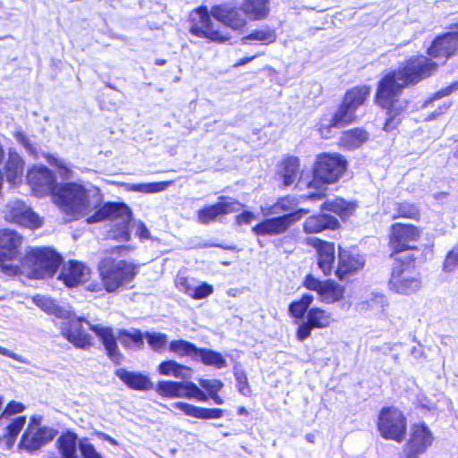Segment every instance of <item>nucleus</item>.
Segmentation results:
<instances>
[{"mask_svg":"<svg viewBox=\"0 0 458 458\" xmlns=\"http://www.w3.org/2000/svg\"><path fill=\"white\" fill-rule=\"evenodd\" d=\"M344 117V116H333L327 123H322L319 127L320 135L326 139L330 138L335 133V130L345 125Z\"/></svg>","mask_w":458,"mask_h":458,"instance_id":"09e8293b","label":"nucleus"},{"mask_svg":"<svg viewBox=\"0 0 458 458\" xmlns=\"http://www.w3.org/2000/svg\"><path fill=\"white\" fill-rule=\"evenodd\" d=\"M136 233L141 240H146L150 237L149 230L147 228L145 224L142 222L138 223Z\"/></svg>","mask_w":458,"mask_h":458,"instance_id":"e2e57ef3","label":"nucleus"},{"mask_svg":"<svg viewBox=\"0 0 458 458\" xmlns=\"http://www.w3.org/2000/svg\"><path fill=\"white\" fill-rule=\"evenodd\" d=\"M387 213L392 219L411 218L418 219L420 216L419 208L407 201H394L389 207Z\"/></svg>","mask_w":458,"mask_h":458,"instance_id":"2f4dec72","label":"nucleus"},{"mask_svg":"<svg viewBox=\"0 0 458 458\" xmlns=\"http://www.w3.org/2000/svg\"><path fill=\"white\" fill-rule=\"evenodd\" d=\"M458 267V243L448 252L443 265L445 272H453Z\"/></svg>","mask_w":458,"mask_h":458,"instance_id":"5fc2aeb1","label":"nucleus"},{"mask_svg":"<svg viewBox=\"0 0 458 458\" xmlns=\"http://www.w3.org/2000/svg\"><path fill=\"white\" fill-rule=\"evenodd\" d=\"M254 219V214L250 211H244L236 216V222L238 225L250 224Z\"/></svg>","mask_w":458,"mask_h":458,"instance_id":"052dcab7","label":"nucleus"},{"mask_svg":"<svg viewBox=\"0 0 458 458\" xmlns=\"http://www.w3.org/2000/svg\"><path fill=\"white\" fill-rule=\"evenodd\" d=\"M365 260L362 256L352 254L346 250L339 251V262L335 270V275L340 280H344L347 276L361 269Z\"/></svg>","mask_w":458,"mask_h":458,"instance_id":"b1692460","label":"nucleus"},{"mask_svg":"<svg viewBox=\"0 0 458 458\" xmlns=\"http://www.w3.org/2000/svg\"><path fill=\"white\" fill-rule=\"evenodd\" d=\"M21 236L13 230H0V269L8 276L19 274Z\"/></svg>","mask_w":458,"mask_h":458,"instance_id":"6e6552de","label":"nucleus"},{"mask_svg":"<svg viewBox=\"0 0 458 458\" xmlns=\"http://www.w3.org/2000/svg\"><path fill=\"white\" fill-rule=\"evenodd\" d=\"M156 391L158 394L169 398H188L199 402H207L208 396L191 381H159Z\"/></svg>","mask_w":458,"mask_h":458,"instance_id":"ddd939ff","label":"nucleus"},{"mask_svg":"<svg viewBox=\"0 0 458 458\" xmlns=\"http://www.w3.org/2000/svg\"><path fill=\"white\" fill-rule=\"evenodd\" d=\"M250 40L261 41L265 44H271L276 40V34L274 30L263 29L255 30L242 38L243 44H248Z\"/></svg>","mask_w":458,"mask_h":458,"instance_id":"a18cd8bd","label":"nucleus"},{"mask_svg":"<svg viewBox=\"0 0 458 458\" xmlns=\"http://www.w3.org/2000/svg\"><path fill=\"white\" fill-rule=\"evenodd\" d=\"M0 354L2 355H4V356H7L9 358H12L19 362H21V363H27V360L21 355L15 353V352H13L9 350H7L6 348H4L2 346H0Z\"/></svg>","mask_w":458,"mask_h":458,"instance_id":"680f3d73","label":"nucleus"},{"mask_svg":"<svg viewBox=\"0 0 458 458\" xmlns=\"http://www.w3.org/2000/svg\"><path fill=\"white\" fill-rule=\"evenodd\" d=\"M307 318L309 322L317 328L327 327L331 323V314L318 308L310 309Z\"/></svg>","mask_w":458,"mask_h":458,"instance_id":"c03bdc74","label":"nucleus"},{"mask_svg":"<svg viewBox=\"0 0 458 458\" xmlns=\"http://www.w3.org/2000/svg\"><path fill=\"white\" fill-rule=\"evenodd\" d=\"M27 180L38 196L51 194L58 188L54 174L45 166H35L28 172Z\"/></svg>","mask_w":458,"mask_h":458,"instance_id":"6ab92c4d","label":"nucleus"},{"mask_svg":"<svg viewBox=\"0 0 458 458\" xmlns=\"http://www.w3.org/2000/svg\"><path fill=\"white\" fill-rule=\"evenodd\" d=\"M345 289L343 285L332 281H324V286L319 293L321 301L331 304L344 298Z\"/></svg>","mask_w":458,"mask_h":458,"instance_id":"473e14b6","label":"nucleus"},{"mask_svg":"<svg viewBox=\"0 0 458 458\" xmlns=\"http://www.w3.org/2000/svg\"><path fill=\"white\" fill-rule=\"evenodd\" d=\"M346 170V160L339 154L324 153L317 157L310 188H320L324 184L334 183Z\"/></svg>","mask_w":458,"mask_h":458,"instance_id":"0eeeda50","label":"nucleus"},{"mask_svg":"<svg viewBox=\"0 0 458 458\" xmlns=\"http://www.w3.org/2000/svg\"><path fill=\"white\" fill-rule=\"evenodd\" d=\"M338 225L335 217L323 214L308 217L304 222L303 230L307 233H317L326 229H335Z\"/></svg>","mask_w":458,"mask_h":458,"instance_id":"bb28decb","label":"nucleus"},{"mask_svg":"<svg viewBox=\"0 0 458 458\" xmlns=\"http://www.w3.org/2000/svg\"><path fill=\"white\" fill-rule=\"evenodd\" d=\"M377 428L386 439L401 442L406 432V420L395 408H383L378 416Z\"/></svg>","mask_w":458,"mask_h":458,"instance_id":"f8f14e48","label":"nucleus"},{"mask_svg":"<svg viewBox=\"0 0 458 458\" xmlns=\"http://www.w3.org/2000/svg\"><path fill=\"white\" fill-rule=\"evenodd\" d=\"M399 123L400 120L398 119V116H389L385 123L384 130L386 131H391L395 129Z\"/></svg>","mask_w":458,"mask_h":458,"instance_id":"0e129e2a","label":"nucleus"},{"mask_svg":"<svg viewBox=\"0 0 458 458\" xmlns=\"http://www.w3.org/2000/svg\"><path fill=\"white\" fill-rule=\"evenodd\" d=\"M146 338L148 344L155 351L162 350L167 343L166 335L162 333H147Z\"/></svg>","mask_w":458,"mask_h":458,"instance_id":"603ef678","label":"nucleus"},{"mask_svg":"<svg viewBox=\"0 0 458 458\" xmlns=\"http://www.w3.org/2000/svg\"><path fill=\"white\" fill-rule=\"evenodd\" d=\"M182 292L193 299H203L213 293V286L206 283L198 286L187 285L186 287L182 288Z\"/></svg>","mask_w":458,"mask_h":458,"instance_id":"de8ad7c7","label":"nucleus"},{"mask_svg":"<svg viewBox=\"0 0 458 458\" xmlns=\"http://www.w3.org/2000/svg\"><path fill=\"white\" fill-rule=\"evenodd\" d=\"M47 161L50 165H55L58 167H64V164L62 161H59L57 158H55V157H52V156H48L47 157Z\"/></svg>","mask_w":458,"mask_h":458,"instance_id":"774afa93","label":"nucleus"},{"mask_svg":"<svg viewBox=\"0 0 458 458\" xmlns=\"http://www.w3.org/2000/svg\"><path fill=\"white\" fill-rule=\"evenodd\" d=\"M96 435L98 436V438L107 441L113 445H118V442L114 438H113L112 437L104 432L97 431Z\"/></svg>","mask_w":458,"mask_h":458,"instance_id":"69168bd1","label":"nucleus"},{"mask_svg":"<svg viewBox=\"0 0 458 458\" xmlns=\"http://www.w3.org/2000/svg\"><path fill=\"white\" fill-rule=\"evenodd\" d=\"M433 441V433L425 423L414 424L398 458H419L432 445Z\"/></svg>","mask_w":458,"mask_h":458,"instance_id":"9b49d317","label":"nucleus"},{"mask_svg":"<svg viewBox=\"0 0 458 458\" xmlns=\"http://www.w3.org/2000/svg\"><path fill=\"white\" fill-rule=\"evenodd\" d=\"M199 348L193 344L185 340L172 341L169 344V351L178 356H191L196 359Z\"/></svg>","mask_w":458,"mask_h":458,"instance_id":"37998d69","label":"nucleus"},{"mask_svg":"<svg viewBox=\"0 0 458 458\" xmlns=\"http://www.w3.org/2000/svg\"><path fill=\"white\" fill-rule=\"evenodd\" d=\"M309 210L301 208L295 212H292L284 216L274 218L266 219L256 225L252 231L257 235H274L284 233L294 222L300 220Z\"/></svg>","mask_w":458,"mask_h":458,"instance_id":"dca6fc26","label":"nucleus"},{"mask_svg":"<svg viewBox=\"0 0 458 458\" xmlns=\"http://www.w3.org/2000/svg\"><path fill=\"white\" fill-rule=\"evenodd\" d=\"M78 447L83 458H103L87 438L81 439L78 443Z\"/></svg>","mask_w":458,"mask_h":458,"instance_id":"3c124183","label":"nucleus"},{"mask_svg":"<svg viewBox=\"0 0 458 458\" xmlns=\"http://www.w3.org/2000/svg\"><path fill=\"white\" fill-rule=\"evenodd\" d=\"M356 207L355 202L346 201L342 198H334L325 201L322 208L333 212L344 219L354 213Z\"/></svg>","mask_w":458,"mask_h":458,"instance_id":"7c9ffc66","label":"nucleus"},{"mask_svg":"<svg viewBox=\"0 0 458 458\" xmlns=\"http://www.w3.org/2000/svg\"><path fill=\"white\" fill-rule=\"evenodd\" d=\"M313 327H314L309 322V320L301 324L297 331L298 339L300 341L307 339L310 335L311 329Z\"/></svg>","mask_w":458,"mask_h":458,"instance_id":"13d9d810","label":"nucleus"},{"mask_svg":"<svg viewBox=\"0 0 458 458\" xmlns=\"http://www.w3.org/2000/svg\"><path fill=\"white\" fill-rule=\"evenodd\" d=\"M90 269L78 261H70L64 266L59 278L64 281L65 285L73 287L79 284H87L89 277Z\"/></svg>","mask_w":458,"mask_h":458,"instance_id":"5701e85b","label":"nucleus"},{"mask_svg":"<svg viewBox=\"0 0 458 458\" xmlns=\"http://www.w3.org/2000/svg\"><path fill=\"white\" fill-rule=\"evenodd\" d=\"M387 306L386 296L379 293H370L356 304V309L360 312L373 311L376 314H381Z\"/></svg>","mask_w":458,"mask_h":458,"instance_id":"cd10ccee","label":"nucleus"},{"mask_svg":"<svg viewBox=\"0 0 458 458\" xmlns=\"http://www.w3.org/2000/svg\"><path fill=\"white\" fill-rule=\"evenodd\" d=\"M437 66V63L422 55L410 58L403 68L389 72L379 81L376 103L384 109L391 110L403 88L430 76Z\"/></svg>","mask_w":458,"mask_h":458,"instance_id":"f03ea898","label":"nucleus"},{"mask_svg":"<svg viewBox=\"0 0 458 458\" xmlns=\"http://www.w3.org/2000/svg\"><path fill=\"white\" fill-rule=\"evenodd\" d=\"M199 386L208 392V394L205 393L208 399L211 398L216 404L224 403V400L218 395V392L224 386L222 381L218 379H199Z\"/></svg>","mask_w":458,"mask_h":458,"instance_id":"a19ab883","label":"nucleus"},{"mask_svg":"<svg viewBox=\"0 0 458 458\" xmlns=\"http://www.w3.org/2000/svg\"><path fill=\"white\" fill-rule=\"evenodd\" d=\"M390 289L401 294H411L421 287L420 274L409 263L397 262L393 267Z\"/></svg>","mask_w":458,"mask_h":458,"instance_id":"9d476101","label":"nucleus"},{"mask_svg":"<svg viewBox=\"0 0 458 458\" xmlns=\"http://www.w3.org/2000/svg\"><path fill=\"white\" fill-rule=\"evenodd\" d=\"M297 206L294 199L286 197L278 200L275 205L262 208V214L265 216L270 215H279L283 212H289L293 210Z\"/></svg>","mask_w":458,"mask_h":458,"instance_id":"79ce46f5","label":"nucleus"},{"mask_svg":"<svg viewBox=\"0 0 458 458\" xmlns=\"http://www.w3.org/2000/svg\"><path fill=\"white\" fill-rule=\"evenodd\" d=\"M299 174V160L297 157H290L283 164L281 176L284 184L288 186L293 184Z\"/></svg>","mask_w":458,"mask_h":458,"instance_id":"ea45409f","label":"nucleus"},{"mask_svg":"<svg viewBox=\"0 0 458 458\" xmlns=\"http://www.w3.org/2000/svg\"><path fill=\"white\" fill-rule=\"evenodd\" d=\"M313 301V296L310 294H304L301 300L293 301L289 306L290 314L296 318H300L307 311L308 308Z\"/></svg>","mask_w":458,"mask_h":458,"instance_id":"49530a36","label":"nucleus"},{"mask_svg":"<svg viewBox=\"0 0 458 458\" xmlns=\"http://www.w3.org/2000/svg\"><path fill=\"white\" fill-rule=\"evenodd\" d=\"M210 16L232 30H241L247 23L242 11L229 4L214 6L210 13H208L206 7H200L195 13V16L192 17L194 23L191 27V32L212 41L225 42L228 40L230 36L227 31L215 28Z\"/></svg>","mask_w":458,"mask_h":458,"instance_id":"20e7f679","label":"nucleus"},{"mask_svg":"<svg viewBox=\"0 0 458 458\" xmlns=\"http://www.w3.org/2000/svg\"><path fill=\"white\" fill-rule=\"evenodd\" d=\"M98 272L104 289L112 293L131 283L138 273V267L125 260L106 257L98 264Z\"/></svg>","mask_w":458,"mask_h":458,"instance_id":"423d86ee","label":"nucleus"},{"mask_svg":"<svg viewBox=\"0 0 458 458\" xmlns=\"http://www.w3.org/2000/svg\"><path fill=\"white\" fill-rule=\"evenodd\" d=\"M371 88L367 85L350 89L344 94L337 114H353L370 96Z\"/></svg>","mask_w":458,"mask_h":458,"instance_id":"aec40b11","label":"nucleus"},{"mask_svg":"<svg viewBox=\"0 0 458 458\" xmlns=\"http://www.w3.org/2000/svg\"><path fill=\"white\" fill-rule=\"evenodd\" d=\"M41 417L33 416L22 435L20 446L30 452L38 450L50 442L55 436V430L48 427H41Z\"/></svg>","mask_w":458,"mask_h":458,"instance_id":"4468645a","label":"nucleus"},{"mask_svg":"<svg viewBox=\"0 0 458 458\" xmlns=\"http://www.w3.org/2000/svg\"><path fill=\"white\" fill-rule=\"evenodd\" d=\"M234 377L237 381V387L239 392L245 396L250 395L251 390L249 386L248 378L245 372L242 369H236L234 371Z\"/></svg>","mask_w":458,"mask_h":458,"instance_id":"864d4df0","label":"nucleus"},{"mask_svg":"<svg viewBox=\"0 0 458 458\" xmlns=\"http://www.w3.org/2000/svg\"><path fill=\"white\" fill-rule=\"evenodd\" d=\"M243 10L252 20H263L269 13V0H245Z\"/></svg>","mask_w":458,"mask_h":458,"instance_id":"72a5a7b5","label":"nucleus"},{"mask_svg":"<svg viewBox=\"0 0 458 458\" xmlns=\"http://www.w3.org/2000/svg\"><path fill=\"white\" fill-rule=\"evenodd\" d=\"M173 406L182 411L185 415L200 420H212L223 417L224 411L219 408H204L185 402H176Z\"/></svg>","mask_w":458,"mask_h":458,"instance_id":"a878e982","label":"nucleus"},{"mask_svg":"<svg viewBox=\"0 0 458 458\" xmlns=\"http://www.w3.org/2000/svg\"><path fill=\"white\" fill-rule=\"evenodd\" d=\"M78 443L77 435L68 430L57 438L55 446L62 458H79L77 454Z\"/></svg>","mask_w":458,"mask_h":458,"instance_id":"c85d7f7f","label":"nucleus"},{"mask_svg":"<svg viewBox=\"0 0 458 458\" xmlns=\"http://www.w3.org/2000/svg\"><path fill=\"white\" fill-rule=\"evenodd\" d=\"M6 180L12 184L21 182L24 162L15 151H9L8 160L4 166Z\"/></svg>","mask_w":458,"mask_h":458,"instance_id":"c756f323","label":"nucleus"},{"mask_svg":"<svg viewBox=\"0 0 458 458\" xmlns=\"http://www.w3.org/2000/svg\"><path fill=\"white\" fill-rule=\"evenodd\" d=\"M309 244L317 250L318 266L325 276L331 275L335 260V246L333 242L322 241L318 238H310Z\"/></svg>","mask_w":458,"mask_h":458,"instance_id":"412c9836","label":"nucleus"},{"mask_svg":"<svg viewBox=\"0 0 458 458\" xmlns=\"http://www.w3.org/2000/svg\"><path fill=\"white\" fill-rule=\"evenodd\" d=\"M85 288L88 291L98 293V292L102 291L104 286H103V284H98V283H96V282H91V283H88L86 284Z\"/></svg>","mask_w":458,"mask_h":458,"instance_id":"338daca9","label":"nucleus"},{"mask_svg":"<svg viewBox=\"0 0 458 458\" xmlns=\"http://www.w3.org/2000/svg\"><path fill=\"white\" fill-rule=\"evenodd\" d=\"M171 184L172 182H155L143 183H125L123 187L127 191L152 194L165 191Z\"/></svg>","mask_w":458,"mask_h":458,"instance_id":"e433bc0d","label":"nucleus"},{"mask_svg":"<svg viewBox=\"0 0 458 458\" xmlns=\"http://www.w3.org/2000/svg\"><path fill=\"white\" fill-rule=\"evenodd\" d=\"M242 207V204L233 198L220 196L218 202L198 210L197 220L201 225H208L218 220L220 216L240 211Z\"/></svg>","mask_w":458,"mask_h":458,"instance_id":"2eb2a0df","label":"nucleus"},{"mask_svg":"<svg viewBox=\"0 0 458 458\" xmlns=\"http://www.w3.org/2000/svg\"><path fill=\"white\" fill-rule=\"evenodd\" d=\"M420 235L418 227L410 224L394 223L390 231V245L396 251L400 252L407 249H412L414 243Z\"/></svg>","mask_w":458,"mask_h":458,"instance_id":"a211bd4d","label":"nucleus"},{"mask_svg":"<svg viewBox=\"0 0 458 458\" xmlns=\"http://www.w3.org/2000/svg\"><path fill=\"white\" fill-rule=\"evenodd\" d=\"M14 137L18 142L22 144L24 148L28 150V152L33 156H37L36 149L30 143L29 140L26 138V136L21 132H16L14 134Z\"/></svg>","mask_w":458,"mask_h":458,"instance_id":"bf43d9fd","label":"nucleus"},{"mask_svg":"<svg viewBox=\"0 0 458 458\" xmlns=\"http://www.w3.org/2000/svg\"><path fill=\"white\" fill-rule=\"evenodd\" d=\"M34 303L39 307L42 310L48 314H52L56 318H66L69 315V310L59 307L55 301L44 295H36L33 298Z\"/></svg>","mask_w":458,"mask_h":458,"instance_id":"4c0bfd02","label":"nucleus"},{"mask_svg":"<svg viewBox=\"0 0 458 458\" xmlns=\"http://www.w3.org/2000/svg\"><path fill=\"white\" fill-rule=\"evenodd\" d=\"M64 320L59 325L60 332L74 347L82 350H89L92 346V336L85 332L82 323L88 325L89 328L102 342L108 357L114 362H119L121 353L119 352L116 337L114 335L112 327L100 324H94L83 317H77L69 311Z\"/></svg>","mask_w":458,"mask_h":458,"instance_id":"7ed1b4c3","label":"nucleus"},{"mask_svg":"<svg viewBox=\"0 0 458 458\" xmlns=\"http://www.w3.org/2000/svg\"><path fill=\"white\" fill-rule=\"evenodd\" d=\"M304 286L310 290L318 292L319 294L324 286V281L315 278L312 275H308L304 281Z\"/></svg>","mask_w":458,"mask_h":458,"instance_id":"4d7b16f0","label":"nucleus"},{"mask_svg":"<svg viewBox=\"0 0 458 458\" xmlns=\"http://www.w3.org/2000/svg\"><path fill=\"white\" fill-rule=\"evenodd\" d=\"M122 344H128V340H131L135 344H142L143 337L140 331H135L134 333H129L127 331H121L117 337Z\"/></svg>","mask_w":458,"mask_h":458,"instance_id":"6e6d98bb","label":"nucleus"},{"mask_svg":"<svg viewBox=\"0 0 458 458\" xmlns=\"http://www.w3.org/2000/svg\"><path fill=\"white\" fill-rule=\"evenodd\" d=\"M52 198L66 215L73 218L88 216L89 224L98 223L106 218H120L123 225L122 239L129 240L127 225L131 219V208L123 203H106L101 206L103 198L98 188L86 189L73 182L59 184L58 188L53 191Z\"/></svg>","mask_w":458,"mask_h":458,"instance_id":"f257e3e1","label":"nucleus"},{"mask_svg":"<svg viewBox=\"0 0 458 458\" xmlns=\"http://www.w3.org/2000/svg\"><path fill=\"white\" fill-rule=\"evenodd\" d=\"M61 264V257L49 248L31 249L20 262L19 273L31 278L53 276Z\"/></svg>","mask_w":458,"mask_h":458,"instance_id":"39448f33","label":"nucleus"},{"mask_svg":"<svg viewBox=\"0 0 458 458\" xmlns=\"http://www.w3.org/2000/svg\"><path fill=\"white\" fill-rule=\"evenodd\" d=\"M196 359H199L205 365L213 366L216 369L227 367V361L223 355L213 350L199 348Z\"/></svg>","mask_w":458,"mask_h":458,"instance_id":"58836bf2","label":"nucleus"},{"mask_svg":"<svg viewBox=\"0 0 458 458\" xmlns=\"http://www.w3.org/2000/svg\"><path fill=\"white\" fill-rule=\"evenodd\" d=\"M458 48V32L446 33L437 37L428 49V54L435 58H447Z\"/></svg>","mask_w":458,"mask_h":458,"instance_id":"4be33fe9","label":"nucleus"},{"mask_svg":"<svg viewBox=\"0 0 458 458\" xmlns=\"http://www.w3.org/2000/svg\"><path fill=\"white\" fill-rule=\"evenodd\" d=\"M454 87H456V85L446 88L445 89L438 92L433 99H430L425 103L426 106L432 105L433 106L439 107L438 112L432 113L431 114H442L447 111V107L450 105L446 100L441 101V98L444 95H448L450 92H452Z\"/></svg>","mask_w":458,"mask_h":458,"instance_id":"8fccbe9b","label":"nucleus"},{"mask_svg":"<svg viewBox=\"0 0 458 458\" xmlns=\"http://www.w3.org/2000/svg\"><path fill=\"white\" fill-rule=\"evenodd\" d=\"M158 372L165 376H173L181 379H187L191 377V369L179 364L175 360L163 361L158 366Z\"/></svg>","mask_w":458,"mask_h":458,"instance_id":"f704fd0d","label":"nucleus"},{"mask_svg":"<svg viewBox=\"0 0 458 458\" xmlns=\"http://www.w3.org/2000/svg\"><path fill=\"white\" fill-rule=\"evenodd\" d=\"M115 376L128 387L134 390L148 391L153 387L150 378L140 372L118 369L115 370Z\"/></svg>","mask_w":458,"mask_h":458,"instance_id":"393cba45","label":"nucleus"},{"mask_svg":"<svg viewBox=\"0 0 458 458\" xmlns=\"http://www.w3.org/2000/svg\"><path fill=\"white\" fill-rule=\"evenodd\" d=\"M369 139L366 131L361 129H354L344 132L341 137L340 144L349 149H355L364 144Z\"/></svg>","mask_w":458,"mask_h":458,"instance_id":"c9c22d12","label":"nucleus"},{"mask_svg":"<svg viewBox=\"0 0 458 458\" xmlns=\"http://www.w3.org/2000/svg\"><path fill=\"white\" fill-rule=\"evenodd\" d=\"M4 217L7 221L29 228H38L42 224L40 217L19 199H12L7 203Z\"/></svg>","mask_w":458,"mask_h":458,"instance_id":"f3484780","label":"nucleus"},{"mask_svg":"<svg viewBox=\"0 0 458 458\" xmlns=\"http://www.w3.org/2000/svg\"><path fill=\"white\" fill-rule=\"evenodd\" d=\"M3 398L0 396V440L6 439L9 445H13L17 436L26 424L25 416H17L16 413L24 410L21 403L11 402L2 411Z\"/></svg>","mask_w":458,"mask_h":458,"instance_id":"1a4fd4ad","label":"nucleus"}]
</instances>
